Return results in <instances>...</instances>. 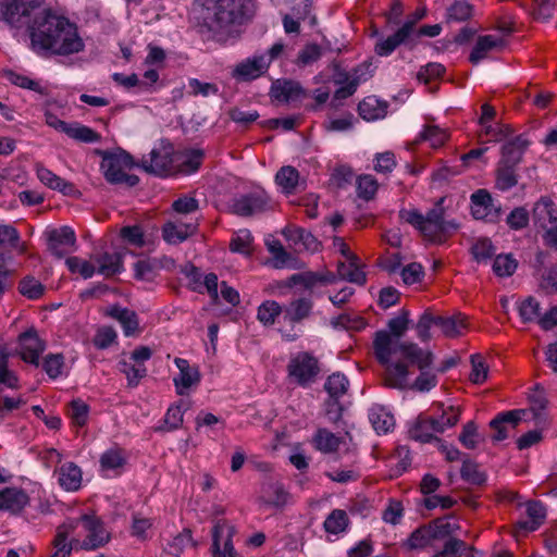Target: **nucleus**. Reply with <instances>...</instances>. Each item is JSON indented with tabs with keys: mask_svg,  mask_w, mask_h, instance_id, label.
<instances>
[{
	"mask_svg": "<svg viewBox=\"0 0 557 557\" xmlns=\"http://www.w3.org/2000/svg\"><path fill=\"white\" fill-rule=\"evenodd\" d=\"M288 376L300 386H308L318 375V360L308 352H298L287 364Z\"/></svg>",
	"mask_w": 557,
	"mask_h": 557,
	"instance_id": "nucleus-10",
	"label": "nucleus"
},
{
	"mask_svg": "<svg viewBox=\"0 0 557 557\" xmlns=\"http://www.w3.org/2000/svg\"><path fill=\"white\" fill-rule=\"evenodd\" d=\"M65 134L70 138L82 143H97L101 139L97 132L79 123H70Z\"/></svg>",
	"mask_w": 557,
	"mask_h": 557,
	"instance_id": "nucleus-47",
	"label": "nucleus"
},
{
	"mask_svg": "<svg viewBox=\"0 0 557 557\" xmlns=\"http://www.w3.org/2000/svg\"><path fill=\"white\" fill-rule=\"evenodd\" d=\"M270 61L262 54H255L237 63L232 76L237 81L248 82L260 77L269 67Z\"/></svg>",
	"mask_w": 557,
	"mask_h": 557,
	"instance_id": "nucleus-16",
	"label": "nucleus"
},
{
	"mask_svg": "<svg viewBox=\"0 0 557 557\" xmlns=\"http://www.w3.org/2000/svg\"><path fill=\"white\" fill-rule=\"evenodd\" d=\"M304 94L299 83L294 81H276L272 84L271 96L278 102L288 103L298 100Z\"/></svg>",
	"mask_w": 557,
	"mask_h": 557,
	"instance_id": "nucleus-27",
	"label": "nucleus"
},
{
	"mask_svg": "<svg viewBox=\"0 0 557 557\" xmlns=\"http://www.w3.org/2000/svg\"><path fill=\"white\" fill-rule=\"evenodd\" d=\"M505 47L504 38L495 35L480 36L470 53L469 60L478 64L481 60L487 58L492 51L502 50Z\"/></svg>",
	"mask_w": 557,
	"mask_h": 557,
	"instance_id": "nucleus-22",
	"label": "nucleus"
},
{
	"mask_svg": "<svg viewBox=\"0 0 557 557\" xmlns=\"http://www.w3.org/2000/svg\"><path fill=\"white\" fill-rule=\"evenodd\" d=\"M459 442L468 449H474L480 443V434L478 426L473 421H469L463 425L459 434Z\"/></svg>",
	"mask_w": 557,
	"mask_h": 557,
	"instance_id": "nucleus-62",
	"label": "nucleus"
},
{
	"mask_svg": "<svg viewBox=\"0 0 557 557\" xmlns=\"http://www.w3.org/2000/svg\"><path fill=\"white\" fill-rule=\"evenodd\" d=\"M471 212L476 220L494 221L499 216L500 208L495 206L486 189H478L471 195Z\"/></svg>",
	"mask_w": 557,
	"mask_h": 557,
	"instance_id": "nucleus-17",
	"label": "nucleus"
},
{
	"mask_svg": "<svg viewBox=\"0 0 557 557\" xmlns=\"http://www.w3.org/2000/svg\"><path fill=\"white\" fill-rule=\"evenodd\" d=\"M460 413L461 410L459 409H450L447 411L446 414H448V417L443 424L438 423V419L435 417L419 416L409 430V436L421 443H430L432 441L440 442V438L435 434L443 433L445 430L455 426L460 419Z\"/></svg>",
	"mask_w": 557,
	"mask_h": 557,
	"instance_id": "nucleus-7",
	"label": "nucleus"
},
{
	"mask_svg": "<svg viewBox=\"0 0 557 557\" xmlns=\"http://www.w3.org/2000/svg\"><path fill=\"white\" fill-rule=\"evenodd\" d=\"M516 165L510 164H502L499 162L498 169H497V180H496V186L500 190H508L511 187L516 186L517 184V175L515 172Z\"/></svg>",
	"mask_w": 557,
	"mask_h": 557,
	"instance_id": "nucleus-55",
	"label": "nucleus"
},
{
	"mask_svg": "<svg viewBox=\"0 0 557 557\" xmlns=\"http://www.w3.org/2000/svg\"><path fill=\"white\" fill-rule=\"evenodd\" d=\"M525 414V410L516 409L499 413L491 422L490 428L494 430L492 440L494 442H500L508 437L509 432L519 424Z\"/></svg>",
	"mask_w": 557,
	"mask_h": 557,
	"instance_id": "nucleus-18",
	"label": "nucleus"
},
{
	"mask_svg": "<svg viewBox=\"0 0 557 557\" xmlns=\"http://www.w3.org/2000/svg\"><path fill=\"white\" fill-rule=\"evenodd\" d=\"M40 7V0H0V21L12 28H21L30 12Z\"/></svg>",
	"mask_w": 557,
	"mask_h": 557,
	"instance_id": "nucleus-9",
	"label": "nucleus"
},
{
	"mask_svg": "<svg viewBox=\"0 0 557 557\" xmlns=\"http://www.w3.org/2000/svg\"><path fill=\"white\" fill-rule=\"evenodd\" d=\"M386 109V103L374 96L364 98L358 106L360 116L367 121H374L384 117Z\"/></svg>",
	"mask_w": 557,
	"mask_h": 557,
	"instance_id": "nucleus-33",
	"label": "nucleus"
},
{
	"mask_svg": "<svg viewBox=\"0 0 557 557\" xmlns=\"http://www.w3.org/2000/svg\"><path fill=\"white\" fill-rule=\"evenodd\" d=\"M529 141L523 136H517L515 139L506 143L502 148V164L517 165L528 147Z\"/></svg>",
	"mask_w": 557,
	"mask_h": 557,
	"instance_id": "nucleus-31",
	"label": "nucleus"
},
{
	"mask_svg": "<svg viewBox=\"0 0 557 557\" xmlns=\"http://www.w3.org/2000/svg\"><path fill=\"white\" fill-rule=\"evenodd\" d=\"M527 520H520L517 528L524 532H532L537 530L546 518V509L540 502L527 503Z\"/></svg>",
	"mask_w": 557,
	"mask_h": 557,
	"instance_id": "nucleus-29",
	"label": "nucleus"
},
{
	"mask_svg": "<svg viewBox=\"0 0 557 557\" xmlns=\"http://www.w3.org/2000/svg\"><path fill=\"white\" fill-rule=\"evenodd\" d=\"M134 166L133 158L124 150L103 152L100 169L106 180L111 184H125L133 187L138 184L136 175L127 174Z\"/></svg>",
	"mask_w": 557,
	"mask_h": 557,
	"instance_id": "nucleus-6",
	"label": "nucleus"
},
{
	"mask_svg": "<svg viewBox=\"0 0 557 557\" xmlns=\"http://www.w3.org/2000/svg\"><path fill=\"white\" fill-rule=\"evenodd\" d=\"M27 494L17 487H5L0 491V510L11 513L20 512L28 504Z\"/></svg>",
	"mask_w": 557,
	"mask_h": 557,
	"instance_id": "nucleus-24",
	"label": "nucleus"
},
{
	"mask_svg": "<svg viewBox=\"0 0 557 557\" xmlns=\"http://www.w3.org/2000/svg\"><path fill=\"white\" fill-rule=\"evenodd\" d=\"M197 226L196 222H183L181 219L172 220L162 226V237L169 244H180L195 234Z\"/></svg>",
	"mask_w": 557,
	"mask_h": 557,
	"instance_id": "nucleus-21",
	"label": "nucleus"
},
{
	"mask_svg": "<svg viewBox=\"0 0 557 557\" xmlns=\"http://www.w3.org/2000/svg\"><path fill=\"white\" fill-rule=\"evenodd\" d=\"M433 542L434 539L432 535V530L430 529L429 524H426L414 530L410 534L407 544L411 549H421L431 545Z\"/></svg>",
	"mask_w": 557,
	"mask_h": 557,
	"instance_id": "nucleus-51",
	"label": "nucleus"
},
{
	"mask_svg": "<svg viewBox=\"0 0 557 557\" xmlns=\"http://www.w3.org/2000/svg\"><path fill=\"white\" fill-rule=\"evenodd\" d=\"M253 238L249 231H239L236 236L232 239L230 247L234 252L250 255L252 251Z\"/></svg>",
	"mask_w": 557,
	"mask_h": 557,
	"instance_id": "nucleus-60",
	"label": "nucleus"
},
{
	"mask_svg": "<svg viewBox=\"0 0 557 557\" xmlns=\"http://www.w3.org/2000/svg\"><path fill=\"white\" fill-rule=\"evenodd\" d=\"M91 261L95 262L97 273L104 277H111L123 270L122 255L119 252L96 253L91 256Z\"/></svg>",
	"mask_w": 557,
	"mask_h": 557,
	"instance_id": "nucleus-23",
	"label": "nucleus"
},
{
	"mask_svg": "<svg viewBox=\"0 0 557 557\" xmlns=\"http://www.w3.org/2000/svg\"><path fill=\"white\" fill-rule=\"evenodd\" d=\"M369 420L377 433H387L394 425V417L382 406L374 405L369 411Z\"/></svg>",
	"mask_w": 557,
	"mask_h": 557,
	"instance_id": "nucleus-36",
	"label": "nucleus"
},
{
	"mask_svg": "<svg viewBox=\"0 0 557 557\" xmlns=\"http://www.w3.org/2000/svg\"><path fill=\"white\" fill-rule=\"evenodd\" d=\"M236 533L234 525L225 520H219L212 531L213 557H240L233 545L232 537Z\"/></svg>",
	"mask_w": 557,
	"mask_h": 557,
	"instance_id": "nucleus-11",
	"label": "nucleus"
},
{
	"mask_svg": "<svg viewBox=\"0 0 557 557\" xmlns=\"http://www.w3.org/2000/svg\"><path fill=\"white\" fill-rule=\"evenodd\" d=\"M59 484L66 491L74 492L81 487L82 470L73 462L62 465L58 471Z\"/></svg>",
	"mask_w": 557,
	"mask_h": 557,
	"instance_id": "nucleus-30",
	"label": "nucleus"
},
{
	"mask_svg": "<svg viewBox=\"0 0 557 557\" xmlns=\"http://www.w3.org/2000/svg\"><path fill=\"white\" fill-rule=\"evenodd\" d=\"M313 442L315 448L322 453H333L341 444L339 437L326 429H320L314 435Z\"/></svg>",
	"mask_w": 557,
	"mask_h": 557,
	"instance_id": "nucleus-48",
	"label": "nucleus"
},
{
	"mask_svg": "<svg viewBox=\"0 0 557 557\" xmlns=\"http://www.w3.org/2000/svg\"><path fill=\"white\" fill-rule=\"evenodd\" d=\"M110 315L121 323L126 336L135 334V332L138 330L139 322L137 314L134 311L120 307H113L110 311Z\"/></svg>",
	"mask_w": 557,
	"mask_h": 557,
	"instance_id": "nucleus-41",
	"label": "nucleus"
},
{
	"mask_svg": "<svg viewBox=\"0 0 557 557\" xmlns=\"http://www.w3.org/2000/svg\"><path fill=\"white\" fill-rule=\"evenodd\" d=\"M18 289L27 298L37 299L41 297L45 288L38 280L26 276L20 282Z\"/></svg>",
	"mask_w": 557,
	"mask_h": 557,
	"instance_id": "nucleus-63",
	"label": "nucleus"
},
{
	"mask_svg": "<svg viewBox=\"0 0 557 557\" xmlns=\"http://www.w3.org/2000/svg\"><path fill=\"white\" fill-rule=\"evenodd\" d=\"M269 252L273 257V267L276 269L290 268L299 269L300 265L296 258L288 253L280 240L272 239L267 242Z\"/></svg>",
	"mask_w": 557,
	"mask_h": 557,
	"instance_id": "nucleus-32",
	"label": "nucleus"
},
{
	"mask_svg": "<svg viewBox=\"0 0 557 557\" xmlns=\"http://www.w3.org/2000/svg\"><path fill=\"white\" fill-rule=\"evenodd\" d=\"M337 275L341 280H345L358 285L366 283V274L360 269L358 258L338 262Z\"/></svg>",
	"mask_w": 557,
	"mask_h": 557,
	"instance_id": "nucleus-38",
	"label": "nucleus"
},
{
	"mask_svg": "<svg viewBox=\"0 0 557 557\" xmlns=\"http://www.w3.org/2000/svg\"><path fill=\"white\" fill-rule=\"evenodd\" d=\"M447 139L448 133L446 129L437 125H426L417 138V143L429 141L432 148H438L443 146Z\"/></svg>",
	"mask_w": 557,
	"mask_h": 557,
	"instance_id": "nucleus-44",
	"label": "nucleus"
},
{
	"mask_svg": "<svg viewBox=\"0 0 557 557\" xmlns=\"http://www.w3.org/2000/svg\"><path fill=\"white\" fill-rule=\"evenodd\" d=\"M109 539L102 522L94 515L69 519L57 529L54 552L50 557H69L72 549L94 550L106 545Z\"/></svg>",
	"mask_w": 557,
	"mask_h": 557,
	"instance_id": "nucleus-4",
	"label": "nucleus"
},
{
	"mask_svg": "<svg viewBox=\"0 0 557 557\" xmlns=\"http://www.w3.org/2000/svg\"><path fill=\"white\" fill-rule=\"evenodd\" d=\"M9 357L7 347L0 344V392L4 388L16 389L20 387L17 375L8 367Z\"/></svg>",
	"mask_w": 557,
	"mask_h": 557,
	"instance_id": "nucleus-35",
	"label": "nucleus"
},
{
	"mask_svg": "<svg viewBox=\"0 0 557 557\" xmlns=\"http://www.w3.org/2000/svg\"><path fill=\"white\" fill-rule=\"evenodd\" d=\"M470 362V381L474 384H483L488 375V366L485 363L484 358L481 355L475 354L471 356Z\"/></svg>",
	"mask_w": 557,
	"mask_h": 557,
	"instance_id": "nucleus-54",
	"label": "nucleus"
},
{
	"mask_svg": "<svg viewBox=\"0 0 557 557\" xmlns=\"http://www.w3.org/2000/svg\"><path fill=\"white\" fill-rule=\"evenodd\" d=\"M176 367L180 370L177 376L173 379L176 393L181 396L188 394L189 388L197 386L200 382V372L198 367L190 366L186 359L175 358Z\"/></svg>",
	"mask_w": 557,
	"mask_h": 557,
	"instance_id": "nucleus-20",
	"label": "nucleus"
},
{
	"mask_svg": "<svg viewBox=\"0 0 557 557\" xmlns=\"http://www.w3.org/2000/svg\"><path fill=\"white\" fill-rule=\"evenodd\" d=\"M120 371L126 375L128 385L135 387L146 376L147 369L141 363L132 364L125 360L119 362Z\"/></svg>",
	"mask_w": 557,
	"mask_h": 557,
	"instance_id": "nucleus-52",
	"label": "nucleus"
},
{
	"mask_svg": "<svg viewBox=\"0 0 557 557\" xmlns=\"http://www.w3.org/2000/svg\"><path fill=\"white\" fill-rule=\"evenodd\" d=\"M373 349L377 361L385 367L386 386L418 392H429L436 386V374L426 370L433 362L431 351L417 344H399L384 331L375 333Z\"/></svg>",
	"mask_w": 557,
	"mask_h": 557,
	"instance_id": "nucleus-1",
	"label": "nucleus"
},
{
	"mask_svg": "<svg viewBox=\"0 0 557 557\" xmlns=\"http://www.w3.org/2000/svg\"><path fill=\"white\" fill-rule=\"evenodd\" d=\"M283 314V307L275 300H264L257 310V320L265 327L275 324L278 317Z\"/></svg>",
	"mask_w": 557,
	"mask_h": 557,
	"instance_id": "nucleus-39",
	"label": "nucleus"
},
{
	"mask_svg": "<svg viewBox=\"0 0 557 557\" xmlns=\"http://www.w3.org/2000/svg\"><path fill=\"white\" fill-rule=\"evenodd\" d=\"M203 158V152L199 149L185 150L174 153V171L177 170L184 174L196 172Z\"/></svg>",
	"mask_w": 557,
	"mask_h": 557,
	"instance_id": "nucleus-28",
	"label": "nucleus"
},
{
	"mask_svg": "<svg viewBox=\"0 0 557 557\" xmlns=\"http://www.w3.org/2000/svg\"><path fill=\"white\" fill-rule=\"evenodd\" d=\"M253 13V0H205L196 18L202 32L211 33L216 40H225L234 36Z\"/></svg>",
	"mask_w": 557,
	"mask_h": 557,
	"instance_id": "nucleus-3",
	"label": "nucleus"
},
{
	"mask_svg": "<svg viewBox=\"0 0 557 557\" xmlns=\"http://www.w3.org/2000/svg\"><path fill=\"white\" fill-rule=\"evenodd\" d=\"M399 219L416 227L426 239L437 243L443 242L459 228L455 220L445 218V211L441 205L431 209L426 215L417 209H401Z\"/></svg>",
	"mask_w": 557,
	"mask_h": 557,
	"instance_id": "nucleus-5",
	"label": "nucleus"
},
{
	"mask_svg": "<svg viewBox=\"0 0 557 557\" xmlns=\"http://www.w3.org/2000/svg\"><path fill=\"white\" fill-rule=\"evenodd\" d=\"M333 325L342 326L346 330L360 331L366 327L367 323L364 319L357 313L347 311L334 319Z\"/></svg>",
	"mask_w": 557,
	"mask_h": 557,
	"instance_id": "nucleus-57",
	"label": "nucleus"
},
{
	"mask_svg": "<svg viewBox=\"0 0 557 557\" xmlns=\"http://www.w3.org/2000/svg\"><path fill=\"white\" fill-rule=\"evenodd\" d=\"M75 244V233L69 226H62L48 233V250L57 258H63L73 252Z\"/></svg>",
	"mask_w": 557,
	"mask_h": 557,
	"instance_id": "nucleus-15",
	"label": "nucleus"
},
{
	"mask_svg": "<svg viewBox=\"0 0 557 557\" xmlns=\"http://www.w3.org/2000/svg\"><path fill=\"white\" fill-rule=\"evenodd\" d=\"M471 252L478 262H483L493 257L495 248L488 238H480L472 246Z\"/></svg>",
	"mask_w": 557,
	"mask_h": 557,
	"instance_id": "nucleus-64",
	"label": "nucleus"
},
{
	"mask_svg": "<svg viewBox=\"0 0 557 557\" xmlns=\"http://www.w3.org/2000/svg\"><path fill=\"white\" fill-rule=\"evenodd\" d=\"M370 66L371 65L359 66L355 72V77L349 81L346 86L338 88L334 94V98L341 100L352 96L356 92L358 85L371 76L370 72L368 71Z\"/></svg>",
	"mask_w": 557,
	"mask_h": 557,
	"instance_id": "nucleus-42",
	"label": "nucleus"
},
{
	"mask_svg": "<svg viewBox=\"0 0 557 557\" xmlns=\"http://www.w3.org/2000/svg\"><path fill=\"white\" fill-rule=\"evenodd\" d=\"M263 499L273 506H284L288 500V493L281 484L271 483L263 488Z\"/></svg>",
	"mask_w": 557,
	"mask_h": 557,
	"instance_id": "nucleus-53",
	"label": "nucleus"
},
{
	"mask_svg": "<svg viewBox=\"0 0 557 557\" xmlns=\"http://www.w3.org/2000/svg\"><path fill=\"white\" fill-rule=\"evenodd\" d=\"M532 219L534 224L541 228L555 224L557 222V212L554 202L547 197H542L534 203Z\"/></svg>",
	"mask_w": 557,
	"mask_h": 557,
	"instance_id": "nucleus-26",
	"label": "nucleus"
},
{
	"mask_svg": "<svg viewBox=\"0 0 557 557\" xmlns=\"http://www.w3.org/2000/svg\"><path fill=\"white\" fill-rule=\"evenodd\" d=\"M269 196L264 191H253L233 199L231 210L240 216H250L268 210Z\"/></svg>",
	"mask_w": 557,
	"mask_h": 557,
	"instance_id": "nucleus-13",
	"label": "nucleus"
},
{
	"mask_svg": "<svg viewBox=\"0 0 557 557\" xmlns=\"http://www.w3.org/2000/svg\"><path fill=\"white\" fill-rule=\"evenodd\" d=\"M414 34L412 23H404V25L392 36L380 38L374 47V51L380 57L392 54L395 49L401 45H409Z\"/></svg>",
	"mask_w": 557,
	"mask_h": 557,
	"instance_id": "nucleus-19",
	"label": "nucleus"
},
{
	"mask_svg": "<svg viewBox=\"0 0 557 557\" xmlns=\"http://www.w3.org/2000/svg\"><path fill=\"white\" fill-rule=\"evenodd\" d=\"M65 263L71 273H77L85 280L92 277L97 273V268L91 258L84 260L78 257H69Z\"/></svg>",
	"mask_w": 557,
	"mask_h": 557,
	"instance_id": "nucleus-46",
	"label": "nucleus"
},
{
	"mask_svg": "<svg viewBox=\"0 0 557 557\" xmlns=\"http://www.w3.org/2000/svg\"><path fill=\"white\" fill-rule=\"evenodd\" d=\"M126 463V455L123 449L112 447L106 450L100 457V468L102 472L113 471L119 474Z\"/></svg>",
	"mask_w": 557,
	"mask_h": 557,
	"instance_id": "nucleus-34",
	"label": "nucleus"
},
{
	"mask_svg": "<svg viewBox=\"0 0 557 557\" xmlns=\"http://www.w3.org/2000/svg\"><path fill=\"white\" fill-rule=\"evenodd\" d=\"M276 184L286 194H292L299 185V172L292 165L282 166L275 175Z\"/></svg>",
	"mask_w": 557,
	"mask_h": 557,
	"instance_id": "nucleus-40",
	"label": "nucleus"
},
{
	"mask_svg": "<svg viewBox=\"0 0 557 557\" xmlns=\"http://www.w3.org/2000/svg\"><path fill=\"white\" fill-rule=\"evenodd\" d=\"M518 262L510 255H498L493 263V271L497 276H510L515 273Z\"/></svg>",
	"mask_w": 557,
	"mask_h": 557,
	"instance_id": "nucleus-56",
	"label": "nucleus"
},
{
	"mask_svg": "<svg viewBox=\"0 0 557 557\" xmlns=\"http://www.w3.org/2000/svg\"><path fill=\"white\" fill-rule=\"evenodd\" d=\"M46 349V343L40 339L34 330L26 331L18 336V356L25 362L39 366V357Z\"/></svg>",
	"mask_w": 557,
	"mask_h": 557,
	"instance_id": "nucleus-14",
	"label": "nucleus"
},
{
	"mask_svg": "<svg viewBox=\"0 0 557 557\" xmlns=\"http://www.w3.org/2000/svg\"><path fill=\"white\" fill-rule=\"evenodd\" d=\"M473 8L466 0H456L447 8V22H465L472 16Z\"/></svg>",
	"mask_w": 557,
	"mask_h": 557,
	"instance_id": "nucleus-49",
	"label": "nucleus"
},
{
	"mask_svg": "<svg viewBox=\"0 0 557 557\" xmlns=\"http://www.w3.org/2000/svg\"><path fill=\"white\" fill-rule=\"evenodd\" d=\"M28 32L32 48L37 53L71 55L85 48L76 24L51 9L38 12L28 25Z\"/></svg>",
	"mask_w": 557,
	"mask_h": 557,
	"instance_id": "nucleus-2",
	"label": "nucleus"
},
{
	"mask_svg": "<svg viewBox=\"0 0 557 557\" xmlns=\"http://www.w3.org/2000/svg\"><path fill=\"white\" fill-rule=\"evenodd\" d=\"M461 478L470 484L481 485L485 482V474L480 471L479 466L470 460L463 461L460 470Z\"/></svg>",
	"mask_w": 557,
	"mask_h": 557,
	"instance_id": "nucleus-61",
	"label": "nucleus"
},
{
	"mask_svg": "<svg viewBox=\"0 0 557 557\" xmlns=\"http://www.w3.org/2000/svg\"><path fill=\"white\" fill-rule=\"evenodd\" d=\"M283 234L288 240L295 244H302L306 248H315L318 245L315 237L300 227H286Z\"/></svg>",
	"mask_w": 557,
	"mask_h": 557,
	"instance_id": "nucleus-50",
	"label": "nucleus"
},
{
	"mask_svg": "<svg viewBox=\"0 0 557 557\" xmlns=\"http://www.w3.org/2000/svg\"><path fill=\"white\" fill-rule=\"evenodd\" d=\"M8 78L9 81L21 87V88H25V89H29V90H34L40 95H47L48 94V89L47 87L45 86H41L40 83L38 81H34L25 75H22V74H17V73H14V72H10L8 74Z\"/></svg>",
	"mask_w": 557,
	"mask_h": 557,
	"instance_id": "nucleus-59",
	"label": "nucleus"
},
{
	"mask_svg": "<svg viewBox=\"0 0 557 557\" xmlns=\"http://www.w3.org/2000/svg\"><path fill=\"white\" fill-rule=\"evenodd\" d=\"M36 173L39 181L51 189H55L65 196H73L77 193L72 183L61 178L44 165L37 164Z\"/></svg>",
	"mask_w": 557,
	"mask_h": 557,
	"instance_id": "nucleus-25",
	"label": "nucleus"
},
{
	"mask_svg": "<svg viewBox=\"0 0 557 557\" xmlns=\"http://www.w3.org/2000/svg\"><path fill=\"white\" fill-rule=\"evenodd\" d=\"M436 326H438L442 333L447 337H456L462 334L466 330V317L461 313L453 317H436Z\"/></svg>",
	"mask_w": 557,
	"mask_h": 557,
	"instance_id": "nucleus-37",
	"label": "nucleus"
},
{
	"mask_svg": "<svg viewBox=\"0 0 557 557\" xmlns=\"http://www.w3.org/2000/svg\"><path fill=\"white\" fill-rule=\"evenodd\" d=\"M349 519L345 510L334 509L325 519L323 525L327 533L338 534L346 530Z\"/></svg>",
	"mask_w": 557,
	"mask_h": 557,
	"instance_id": "nucleus-45",
	"label": "nucleus"
},
{
	"mask_svg": "<svg viewBox=\"0 0 557 557\" xmlns=\"http://www.w3.org/2000/svg\"><path fill=\"white\" fill-rule=\"evenodd\" d=\"M408 311L401 310V312L389 320L388 322V329L389 332L385 331L392 338L397 341L399 344H403L399 339L400 337L406 333L408 329Z\"/></svg>",
	"mask_w": 557,
	"mask_h": 557,
	"instance_id": "nucleus-58",
	"label": "nucleus"
},
{
	"mask_svg": "<svg viewBox=\"0 0 557 557\" xmlns=\"http://www.w3.org/2000/svg\"><path fill=\"white\" fill-rule=\"evenodd\" d=\"M349 381L343 373L331 374L325 383L324 389L330 395L331 399H338L348 391Z\"/></svg>",
	"mask_w": 557,
	"mask_h": 557,
	"instance_id": "nucleus-43",
	"label": "nucleus"
},
{
	"mask_svg": "<svg viewBox=\"0 0 557 557\" xmlns=\"http://www.w3.org/2000/svg\"><path fill=\"white\" fill-rule=\"evenodd\" d=\"M174 152L171 147L156 148L141 160V168L158 176H165L174 171Z\"/></svg>",
	"mask_w": 557,
	"mask_h": 557,
	"instance_id": "nucleus-12",
	"label": "nucleus"
},
{
	"mask_svg": "<svg viewBox=\"0 0 557 557\" xmlns=\"http://www.w3.org/2000/svg\"><path fill=\"white\" fill-rule=\"evenodd\" d=\"M313 309V301L310 298L300 297L288 302L283 308V320L290 327H281L282 337L288 342H294L299 337V332L295 330V324L309 318Z\"/></svg>",
	"mask_w": 557,
	"mask_h": 557,
	"instance_id": "nucleus-8",
	"label": "nucleus"
}]
</instances>
